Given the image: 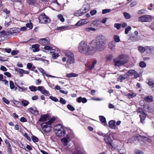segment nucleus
I'll return each instance as SVG.
<instances>
[{
    "instance_id": "23",
    "label": "nucleus",
    "mask_w": 154,
    "mask_h": 154,
    "mask_svg": "<svg viewBox=\"0 0 154 154\" xmlns=\"http://www.w3.org/2000/svg\"><path fill=\"white\" fill-rule=\"evenodd\" d=\"M76 101L79 103L82 102L83 103H85L87 101V100L85 97H80L77 99Z\"/></svg>"
},
{
    "instance_id": "41",
    "label": "nucleus",
    "mask_w": 154,
    "mask_h": 154,
    "mask_svg": "<svg viewBox=\"0 0 154 154\" xmlns=\"http://www.w3.org/2000/svg\"><path fill=\"white\" fill-rule=\"evenodd\" d=\"M18 87L20 89V91L21 92H25L27 89L26 88L24 87H20L19 86H18Z\"/></svg>"
},
{
    "instance_id": "13",
    "label": "nucleus",
    "mask_w": 154,
    "mask_h": 154,
    "mask_svg": "<svg viewBox=\"0 0 154 154\" xmlns=\"http://www.w3.org/2000/svg\"><path fill=\"white\" fill-rule=\"evenodd\" d=\"M126 75L128 76H131V75H134V78H136L139 75L134 70H131L127 72Z\"/></svg>"
},
{
    "instance_id": "8",
    "label": "nucleus",
    "mask_w": 154,
    "mask_h": 154,
    "mask_svg": "<svg viewBox=\"0 0 154 154\" xmlns=\"http://www.w3.org/2000/svg\"><path fill=\"white\" fill-rule=\"evenodd\" d=\"M140 139L142 140L143 141H147L149 143L151 142V140L149 138L147 137L143 136H140L139 137L134 136L132 138L128 140V142L132 143L134 141L133 140H139Z\"/></svg>"
},
{
    "instance_id": "20",
    "label": "nucleus",
    "mask_w": 154,
    "mask_h": 154,
    "mask_svg": "<svg viewBox=\"0 0 154 154\" xmlns=\"http://www.w3.org/2000/svg\"><path fill=\"white\" fill-rule=\"evenodd\" d=\"M116 45L115 42L114 41H112L109 44V47L111 50L114 51L116 49Z\"/></svg>"
},
{
    "instance_id": "59",
    "label": "nucleus",
    "mask_w": 154,
    "mask_h": 154,
    "mask_svg": "<svg viewBox=\"0 0 154 154\" xmlns=\"http://www.w3.org/2000/svg\"><path fill=\"white\" fill-rule=\"evenodd\" d=\"M28 2L29 4L32 5L35 3V0H29Z\"/></svg>"
},
{
    "instance_id": "63",
    "label": "nucleus",
    "mask_w": 154,
    "mask_h": 154,
    "mask_svg": "<svg viewBox=\"0 0 154 154\" xmlns=\"http://www.w3.org/2000/svg\"><path fill=\"white\" fill-rule=\"evenodd\" d=\"M135 154H143V152L140 150H136L135 151Z\"/></svg>"
},
{
    "instance_id": "56",
    "label": "nucleus",
    "mask_w": 154,
    "mask_h": 154,
    "mask_svg": "<svg viewBox=\"0 0 154 154\" xmlns=\"http://www.w3.org/2000/svg\"><path fill=\"white\" fill-rule=\"evenodd\" d=\"M97 11L96 10H94L90 11V14L91 15L93 16L95 14L97 13Z\"/></svg>"
},
{
    "instance_id": "17",
    "label": "nucleus",
    "mask_w": 154,
    "mask_h": 154,
    "mask_svg": "<svg viewBox=\"0 0 154 154\" xmlns=\"http://www.w3.org/2000/svg\"><path fill=\"white\" fill-rule=\"evenodd\" d=\"M80 149V148L79 146H75V151L73 152L72 154H84Z\"/></svg>"
},
{
    "instance_id": "7",
    "label": "nucleus",
    "mask_w": 154,
    "mask_h": 154,
    "mask_svg": "<svg viewBox=\"0 0 154 154\" xmlns=\"http://www.w3.org/2000/svg\"><path fill=\"white\" fill-rule=\"evenodd\" d=\"M66 56L67 57V62L69 64H72L75 62V59L73 54L69 51H66L65 52Z\"/></svg>"
},
{
    "instance_id": "45",
    "label": "nucleus",
    "mask_w": 154,
    "mask_h": 154,
    "mask_svg": "<svg viewBox=\"0 0 154 154\" xmlns=\"http://www.w3.org/2000/svg\"><path fill=\"white\" fill-rule=\"evenodd\" d=\"M67 107L69 110L71 111H73L75 109L74 107L70 104H68L67 106Z\"/></svg>"
},
{
    "instance_id": "42",
    "label": "nucleus",
    "mask_w": 154,
    "mask_h": 154,
    "mask_svg": "<svg viewBox=\"0 0 154 154\" xmlns=\"http://www.w3.org/2000/svg\"><path fill=\"white\" fill-rule=\"evenodd\" d=\"M111 11V10L110 9H106L103 10L102 11V13L103 14H105L107 13L110 12Z\"/></svg>"
},
{
    "instance_id": "43",
    "label": "nucleus",
    "mask_w": 154,
    "mask_h": 154,
    "mask_svg": "<svg viewBox=\"0 0 154 154\" xmlns=\"http://www.w3.org/2000/svg\"><path fill=\"white\" fill-rule=\"evenodd\" d=\"M21 102L23 104V105L25 106H27L29 103V102L26 100H22Z\"/></svg>"
},
{
    "instance_id": "40",
    "label": "nucleus",
    "mask_w": 154,
    "mask_h": 154,
    "mask_svg": "<svg viewBox=\"0 0 154 154\" xmlns=\"http://www.w3.org/2000/svg\"><path fill=\"white\" fill-rule=\"evenodd\" d=\"M99 117L100 119V121H101L102 123H104V124H106V119L103 116H100Z\"/></svg>"
},
{
    "instance_id": "18",
    "label": "nucleus",
    "mask_w": 154,
    "mask_h": 154,
    "mask_svg": "<svg viewBox=\"0 0 154 154\" xmlns=\"http://www.w3.org/2000/svg\"><path fill=\"white\" fill-rule=\"evenodd\" d=\"M154 48L152 47L146 46L145 51L147 53L154 54Z\"/></svg>"
},
{
    "instance_id": "53",
    "label": "nucleus",
    "mask_w": 154,
    "mask_h": 154,
    "mask_svg": "<svg viewBox=\"0 0 154 154\" xmlns=\"http://www.w3.org/2000/svg\"><path fill=\"white\" fill-rule=\"evenodd\" d=\"M59 102L60 103L63 104H65L66 103L65 100H64L63 98L62 97L60 98Z\"/></svg>"
},
{
    "instance_id": "25",
    "label": "nucleus",
    "mask_w": 154,
    "mask_h": 154,
    "mask_svg": "<svg viewBox=\"0 0 154 154\" xmlns=\"http://www.w3.org/2000/svg\"><path fill=\"white\" fill-rule=\"evenodd\" d=\"M48 119V115H42L39 121L41 122L46 121Z\"/></svg>"
},
{
    "instance_id": "50",
    "label": "nucleus",
    "mask_w": 154,
    "mask_h": 154,
    "mask_svg": "<svg viewBox=\"0 0 154 154\" xmlns=\"http://www.w3.org/2000/svg\"><path fill=\"white\" fill-rule=\"evenodd\" d=\"M139 66L140 67L143 68L146 66V64L143 61H141L139 63Z\"/></svg>"
},
{
    "instance_id": "49",
    "label": "nucleus",
    "mask_w": 154,
    "mask_h": 154,
    "mask_svg": "<svg viewBox=\"0 0 154 154\" xmlns=\"http://www.w3.org/2000/svg\"><path fill=\"white\" fill-rule=\"evenodd\" d=\"M146 12V10L144 9H142L139 10L137 11V13L139 14H143Z\"/></svg>"
},
{
    "instance_id": "31",
    "label": "nucleus",
    "mask_w": 154,
    "mask_h": 154,
    "mask_svg": "<svg viewBox=\"0 0 154 154\" xmlns=\"http://www.w3.org/2000/svg\"><path fill=\"white\" fill-rule=\"evenodd\" d=\"M144 99L148 102H151L153 100L152 97L151 96H147L144 97Z\"/></svg>"
},
{
    "instance_id": "37",
    "label": "nucleus",
    "mask_w": 154,
    "mask_h": 154,
    "mask_svg": "<svg viewBox=\"0 0 154 154\" xmlns=\"http://www.w3.org/2000/svg\"><path fill=\"white\" fill-rule=\"evenodd\" d=\"M37 69L42 73L43 76H44L45 75L46 76V75L47 74L45 72L44 70L42 68L38 67Z\"/></svg>"
},
{
    "instance_id": "29",
    "label": "nucleus",
    "mask_w": 154,
    "mask_h": 154,
    "mask_svg": "<svg viewBox=\"0 0 154 154\" xmlns=\"http://www.w3.org/2000/svg\"><path fill=\"white\" fill-rule=\"evenodd\" d=\"M96 29L91 27H86L85 29V31L87 32H90L91 31H95Z\"/></svg>"
},
{
    "instance_id": "19",
    "label": "nucleus",
    "mask_w": 154,
    "mask_h": 154,
    "mask_svg": "<svg viewBox=\"0 0 154 154\" xmlns=\"http://www.w3.org/2000/svg\"><path fill=\"white\" fill-rule=\"evenodd\" d=\"M9 32L12 35L18 33L19 32V29L17 28H11L9 30Z\"/></svg>"
},
{
    "instance_id": "44",
    "label": "nucleus",
    "mask_w": 154,
    "mask_h": 154,
    "mask_svg": "<svg viewBox=\"0 0 154 154\" xmlns=\"http://www.w3.org/2000/svg\"><path fill=\"white\" fill-rule=\"evenodd\" d=\"M114 39L116 42H119L120 41V38L119 36L117 35H114Z\"/></svg>"
},
{
    "instance_id": "55",
    "label": "nucleus",
    "mask_w": 154,
    "mask_h": 154,
    "mask_svg": "<svg viewBox=\"0 0 154 154\" xmlns=\"http://www.w3.org/2000/svg\"><path fill=\"white\" fill-rule=\"evenodd\" d=\"M45 89L44 88V87L38 86V87L37 90L40 91L41 93L43 92Z\"/></svg>"
},
{
    "instance_id": "35",
    "label": "nucleus",
    "mask_w": 154,
    "mask_h": 154,
    "mask_svg": "<svg viewBox=\"0 0 154 154\" xmlns=\"http://www.w3.org/2000/svg\"><path fill=\"white\" fill-rule=\"evenodd\" d=\"M123 14L125 17L126 19H129L131 18V16L128 13L126 12H124Z\"/></svg>"
},
{
    "instance_id": "12",
    "label": "nucleus",
    "mask_w": 154,
    "mask_h": 154,
    "mask_svg": "<svg viewBox=\"0 0 154 154\" xmlns=\"http://www.w3.org/2000/svg\"><path fill=\"white\" fill-rule=\"evenodd\" d=\"M39 43L42 45L45 46V47L46 46H47L46 45H48L50 44L49 38L46 37L40 39L39 41Z\"/></svg>"
},
{
    "instance_id": "10",
    "label": "nucleus",
    "mask_w": 154,
    "mask_h": 154,
    "mask_svg": "<svg viewBox=\"0 0 154 154\" xmlns=\"http://www.w3.org/2000/svg\"><path fill=\"white\" fill-rule=\"evenodd\" d=\"M104 139L106 143L112 149L115 147L112 143L113 140L111 138L109 135L104 136Z\"/></svg>"
},
{
    "instance_id": "14",
    "label": "nucleus",
    "mask_w": 154,
    "mask_h": 154,
    "mask_svg": "<svg viewBox=\"0 0 154 154\" xmlns=\"http://www.w3.org/2000/svg\"><path fill=\"white\" fill-rule=\"evenodd\" d=\"M70 140V139L69 136L68 135H66L65 137L61 139V142L63 145L65 146H66Z\"/></svg>"
},
{
    "instance_id": "27",
    "label": "nucleus",
    "mask_w": 154,
    "mask_h": 154,
    "mask_svg": "<svg viewBox=\"0 0 154 154\" xmlns=\"http://www.w3.org/2000/svg\"><path fill=\"white\" fill-rule=\"evenodd\" d=\"M78 75L77 74L74 73H70L67 74L66 75V76L68 78L72 77H75L78 76Z\"/></svg>"
},
{
    "instance_id": "26",
    "label": "nucleus",
    "mask_w": 154,
    "mask_h": 154,
    "mask_svg": "<svg viewBox=\"0 0 154 154\" xmlns=\"http://www.w3.org/2000/svg\"><path fill=\"white\" fill-rule=\"evenodd\" d=\"M14 70L20 74V76L22 77L23 75V69L19 68L17 67H15Z\"/></svg>"
},
{
    "instance_id": "4",
    "label": "nucleus",
    "mask_w": 154,
    "mask_h": 154,
    "mask_svg": "<svg viewBox=\"0 0 154 154\" xmlns=\"http://www.w3.org/2000/svg\"><path fill=\"white\" fill-rule=\"evenodd\" d=\"M45 50L44 51L46 52H50L52 55V57L54 59H56L59 56V54L60 53V50L57 48L53 49L50 46L44 47L43 48Z\"/></svg>"
},
{
    "instance_id": "6",
    "label": "nucleus",
    "mask_w": 154,
    "mask_h": 154,
    "mask_svg": "<svg viewBox=\"0 0 154 154\" xmlns=\"http://www.w3.org/2000/svg\"><path fill=\"white\" fill-rule=\"evenodd\" d=\"M54 121V118H51L48 121L43 123L41 125V127L43 131L46 133L50 132L51 130V124Z\"/></svg>"
},
{
    "instance_id": "62",
    "label": "nucleus",
    "mask_w": 154,
    "mask_h": 154,
    "mask_svg": "<svg viewBox=\"0 0 154 154\" xmlns=\"http://www.w3.org/2000/svg\"><path fill=\"white\" fill-rule=\"evenodd\" d=\"M32 65L31 63H28L27 64V67L29 69H30L32 67Z\"/></svg>"
},
{
    "instance_id": "33",
    "label": "nucleus",
    "mask_w": 154,
    "mask_h": 154,
    "mask_svg": "<svg viewBox=\"0 0 154 154\" xmlns=\"http://www.w3.org/2000/svg\"><path fill=\"white\" fill-rule=\"evenodd\" d=\"M29 88L31 91L32 92L36 91L37 90V88L34 85L30 86Z\"/></svg>"
},
{
    "instance_id": "52",
    "label": "nucleus",
    "mask_w": 154,
    "mask_h": 154,
    "mask_svg": "<svg viewBox=\"0 0 154 154\" xmlns=\"http://www.w3.org/2000/svg\"><path fill=\"white\" fill-rule=\"evenodd\" d=\"M114 26L118 29H119L120 28L121 26V25L119 23H116L114 25Z\"/></svg>"
},
{
    "instance_id": "64",
    "label": "nucleus",
    "mask_w": 154,
    "mask_h": 154,
    "mask_svg": "<svg viewBox=\"0 0 154 154\" xmlns=\"http://www.w3.org/2000/svg\"><path fill=\"white\" fill-rule=\"evenodd\" d=\"M82 25L81 20L79 21L75 25L76 26H79Z\"/></svg>"
},
{
    "instance_id": "11",
    "label": "nucleus",
    "mask_w": 154,
    "mask_h": 154,
    "mask_svg": "<svg viewBox=\"0 0 154 154\" xmlns=\"http://www.w3.org/2000/svg\"><path fill=\"white\" fill-rule=\"evenodd\" d=\"M152 18V17L150 15H144L139 17L138 18V20L141 22H147Z\"/></svg>"
},
{
    "instance_id": "61",
    "label": "nucleus",
    "mask_w": 154,
    "mask_h": 154,
    "mask_svg": "<svg viewBox=\"0 0 154 154\" xmlns=\"http://www.w3.org/2000/svg\"><path fill=\"white\" fill-rule=\"evenodd\" d=\"M19 53L18 51L13 50L11 52V54L13 55H15Z\"/></svg>"
},
{
    "instance_id": "24",
    "label": "nucleus",
    "mask_w": 154,
    "mask_h": 154,
    "mask_svg": "<svg viewBox=\"0 0 154 154\" xmlns=\"http://www.w3.org/2000/svg\"><path fill=\"white\" fill-rule=\"evenodd\" d=\"M115 121L114 120H111L109 123V127L113 129H115L116 128V125H115Z\"/></svg>"
},
{
    "instance_id": "57",
    "label": "nucleus",
    "mask_w": 154,
    "mask_h": 154,
    "mask_svg": "<svg viewBox=\"0 0 154 154\" xmlns=\"http://www.w3.org/2000/svg\"><path fill=\"white\" fill-rule=\"evenodd\" d=\"M2 100L3 102L7 104H8L10 103L9 101L4 97L2 98Z\"/></svg>"
},
{
    "instance_id": "46",
    "label": "nucleus",
    "mask_w": 154,
    "mask_h": 154,
    "mask_svg": "<svg viewBox=\"0 0 154 154\" xmlns=\"http://www.w3.org/2000/svg\"><path fill=\"white\" fill-rule=\"evenodd\" d=\"M42 94H44L45 95L48 96L50 95V94L49 92L47 90L45 89L44 90L43 92L42 93Z\"/></svg>"
},
{
    "instance_id": "30",
    "label": "nucleus",
    "mask_w": 154,
    "mask_h": 154,
    "mask_svg": "<svg viewBox=\"0 0 154 154\" xmlns=\"http://www.w3.org/2000/svg\"><path fill=\"white\" fill-rule=\"evenodd\" d=\"M147 83L149 85V86H152V90L154 91L153 89V88H154V83L153 80L152 79H149L148 80Z\"/></svg>"
},
{
    "instance_id": "32",
    "label": "nucleus",
    "mask_w": 154,
    "mask_h": 154,
    "mask_svg": "<svg viewBox=\"0 0 154 154\" xmlns=\"http://www.w3.org/2000/svg\"><path fill=\"white\" fill-rule=\"evenodd\" d=\"M74 15L77 17L82 16L80 9L75 11L74 14Z\"/></svg>"
},
{
    "instance_id": "21",
    "label": "nucleus",
    "mask_w": 154,
    "mask_h": 154,
    "mask_svg": "<svg viewBox=\"0 0 154 154\" xmlns=\"http://www.w3.org/2000/svg\"><path fill=\"white\" fill-rule=\"evenodd\" d=\"M28 110L31 113L37 115L38 114V112L35 107H31L28 109Z\"/></svg>"
},
{
    "instance_id": "36",
    "label": "nucleus",
    "mask_w": 154,
    "mask_h": 154,
    "mask_svg": "<svg viewBox=\"0 0 154 154\" xmlns=\"http://www.w3.org/2000/svg\"><path fill=\"white\" fill-rule=\"evenodd\" d=\"M58 19L60 20L61 22H63L65 21V19L62 15L61 14H59L57 16Z\"/></svg>"
},
{
    "instance_id": "54",
    "label": "nucleus",
    "mask_w": 154,
    "mask_h": 154,
    "mask_svg": "<svg viewBox=\"0 0 154 154\" xmlns=\"http://www.w3.org/2000/svg\"><path fill=\"white\" fill-rule=\"evenodd\" d=\"M32 139L34 142H37L38 141V139L37 138L34 136H32Z\"/></svg>"
},
{
    "instance_id": "9",
    "label": "nucleus",
    "mask_w": 154,
    "mask_h": 154,
    "mask_svg": "<svg viewBox=\"0 0 154 154\" xmlns=\"http://www.w3.org/2000/svg\"><path fill=\"white\" fill-rule=\"evenodd\" d=\"M38 20L41 23L47 24L51 22L50 19L44 14L40 15L38 17Z\"/></svg>"
},
{
    "instance_id": "51",
    "label": "nucleus",
    "mask_w": 154,
    "mask_h": 154,
    "mask_svg": "<svg viewBox=\"0 0 154 154\" xmlns=\"http://www.w3.org/2000/svg\"><path fill=\"white\" fill-rule=\"evenodd\" d=\"M68 26H63L59 27L57 28V30H62V29H66L67 28H68Z\"/></svg>"
},
{
    "instance_id": "1",
    "label": "nucleus",
    "mask_w": 154,
    "mask_h": 154,
    "mask_svg": "<svg viewBox=\"0 0 154 154\" xmlns=\"http://www.w3.org/2000/svg\"><path fill=\"white\" fill-rule=\"evenodd\" d=\"M79 51L82 54H92L96 52V49L88 45L84 41H82L78 46Z\"/></svg>"
},
{
    "instance_id": "5",
    "label": "nucleus",
    "mask_w": 154,
    "mask_h": 154,
    "mask_svg": "<svg viewBox=\"0 0 154 154\" xmlns=\"http://www.w3.org/2000/svg\"><path fill=\"white\" fill-rule=\"evenodd\" d=\"M127 61L126 56L122 55L118 56L114 60L115 64L116 66H119L126 63Z\"/></svg>"
},
{
    "instance_id": "3",
    "label": "nucleus",
    "mask_w": 154,
    "mask_h": 154,
    "mask_svg": "<svg viewBox=\"0 0 154 154\" xmlns=\"http://www.w3.org/2000/svg\"><path fill=\"white\" fill-rule=\"evenodd\" d=\"M54 129L55 134L57 137H63L66 133L65 128L61 124L55 125Z\"/></svg>"
},
{
    "instance_id": "38",
    "label": "nucleus",
    "mask_w": 154,
    "mask_h": 154,
    "mask_svg": "<svg viewBox=\"0 0 154 154\" xmlns=\"http://www.w3.org/2000/svg\"><path fill=\"white\" fill-rule=\"evenodd\" d=\"M146 46L143 47L142 46H140L138 47V50L141 53H143L145 51Z\"/></svg>"
},
{
    "instance_id": "47",
    "label": "nucleus",
    "mask_w": 154,
    "mask_h": 154,
    "mask_svg": "<svg viewBox=\"0 0 154 154\" xmlns=\"http://www.w3.org/2000/svg\"><path fill=\"white\" fill-rule=\"evenodd\" d=\"M9 85L10 88L11 89H13L14 88V83L11 81H10L9 82Z\"/></svg>"
},
{
    "instance_id": "28",
    "label": "nucleus",
    "mask_w": 154,
    "mask_h": 154,
    "mask_svg": "<svg viewBox=\"0 0 154 154\" xmlns=\"http://www.w3.org/2000/svg\"><path fill=\"white\" fill-rule=\"evenodd\" d=\"M126 95L128 97V98H132L135 97L136 96V94L134 93H127L126 94Z\"/></svg>"
},
{
    "instance_id": "34",
    "label": "nucleus",
    "mask_w": 154,
    "mask_h": 154,
    "mask_svg": "<svg viewBox=\"0 0 154 154\" xmlns=\"http://www.w3.org/2000/svg\"><path fill=\"white\" fill-rule=\"evenodd\" d=\"M97 62L96 60H94L92 62L91 65L89 67V69L90 70L94 68L95 65L96 64Z\"/></svg>"
},
{
    "instance_id": "39",
    "label": "nucleus",
    "mask_w": 154,
    "mask_h": 154,
    "mask_svg": "<svg viewBox=\"0 0 154 154\" xmlns=\"http://www.w3.org/2000/svg\"><path fill=\"white\" fill-rule=\"evenodd\" d=\"M26 28H29V29H32L33 27V24L31 22L26 23Z\"/></svg>"
},
{
    "instance_id": "15",
    "label": "nucleus",
    "mask_w": 154,
    "mask_h": 154,
    "mask_svg": "<svg viewBox=\"0 0 154 154\" xmlns=\"http://www.w3.org/2000/svg\"><path fill=\"white\" fill-rule=\"evenodd\" d=\"M139 112H140L141 114L140 115V121L142 123H143L144 120L145 119L146 115L142 109H139Z\"/></svg>"
},
{
    "instance_id": "22",
    "label": "nucleus",
    "mask_w": 154,
    "mask_h": 154,
    "mask_svg": "<svg viewBox=\"0 0 154 154\" xmlns=\"http://www.w3.org/2000/svg\"><path fill=\"white\" fill-rule=\"evenodd\" d=\"M39 45L38 44L33 45L32 46V49L33 52H36L39 51Z\"/></svg>"
},
{
    "instance_id": "2",
    "label": "nucleus",
    "mask_w": 154,
    "mask_h": 154,
    "mask_svg": "<svg viewBox=\"0 0 154 154\" xmlns=\"http://www.w3.org/2000/svg\"><path fill=\"white\" fill-rule=\"evenodd\" d=\"M96 47L97 50L101 51L105 48L106 43L105 37L103 35H100L96 38Z\"/></svg>"
},
{
    "instance_id": "16",
    "label": "nucleus",
    "mask_w": 154,
    "mask_h": 154,
    "mask_svg": "<svg viewBox=\"0 0 154 154\" xmlns=\"http://www.w3.org/2000/svg\"><path fill=\"white\" fill-rule=\"evenodd\" d=\"M93 24H94V26L96 28V29H99L101 27V21L99 20L94 22Z\"/></svg>"
},
{
    "instance_id": "60",
    "label": "nucleus",
    "mask_w": 154,
    "mask_h": 154,
    "mask_svg": "<svg viewBox=\"0 0 154 154\" xmlns=\"http://www.w3.org/2000/svg\"><path fill=\"white\" fill-rule=\"evenodd\" d=\"M88 19H83L81 20L83 25L85 24L88 23Z\"/></svg>"
},
{
    "instance_id": "48",
    "label": "nucleus",
    "mask_w": 154,
    "mask_h": 154,
    "mask_svg": "<svg viewBox=\"0 0 154 154\" xmlns=\"http://www.w3.org/2000/svg\"><path fill=\"white\" fill-rule=\"evenodd\" d=\"M131 29V27L130 26H128L125 29V33L126 34L128 33V32Z\"/></svg>"
},
{
    "instance_id": "58",
    "label": "nucleus",
    "mask_w": 154,
    "mask_h": 154,
    "mask_svg": "<svg viewBox=\"0 0 154 154\" xmlns=\"http://www.w3.org/2000/svg\"><path fill=\"white\" fill-rule=\"evenodd\" d=\"M50 99L52 100L55 101V102H57L58 101V100L57 98L55 97H53L52 96H51L49 97Z\"/></svg>"
}]
</instances>
